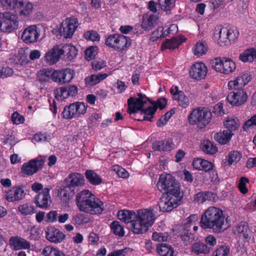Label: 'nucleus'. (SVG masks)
<instances>
[{
    "mask_svg": "<svg viewBox=\"0 0 256 256\" xmlns=\"http://www.w3.org/2000/svg\"><path fill=\"white\" fill-rule=\"evenodd\" d=\"M191 251L196 254H207L210 251V248L202 242H195L192 244Z\"/></svg>",
    "mask_w": 256,
    "mask_h": 256,
    "instance_id": "obj_29",
    "label": "nucleus"
},
{
    "mask_svg": "<svg viewBox=\"0 0 256 256\" xmlns=\"http://www.w3.org/2000/svg\"><path fill=\"white\" fill-rule=\"evenodd\" d=\"M212 221L211 223H209L202 228L212 229L214 232L218 234L224 231L226 228V224L223 214Z\"/></svg>",
    "mask_w": 256,
    "mask_h": 256,
    "instance_id": "obj_18",
    "label": "nucleus"
},
{
    "mask_svg": "<svg viewBox=\"0 0 256 256\" xmlns=\"http://www.w3.org/2000/svg\"><path fill=\"white\" fill-rule=\"evenodd\" d=\"M215 196L214 193L210 192H200L194 196V201L202 203L206 200L210 201L214 198Z\"/></svg>",
    "mask_w": 256,
    "mask_h": 256,
    "instance_id": "obj_36",
    "label": "nucleus"
},
{
    "mask_svg": "<svg viewBox=\"0 0 256 256\" xmlns=\"http://www.w3.org/2000/svg\"><path fill=\"white\" fill-rule=\"evenodd\" d=\"M213 166L214 165L211 162L205 160H203L201 170H203L205 172H210L212 170V173L214 175L216 174V176H212L211 178V181L215 182L218 180V176L215 170H212Z\"/></svg>",
    "mask_w": 256,
    "mask_h": 256,
    "instance_id": "obj_44",
    "label": "nucleus"
},
{
    "mask_svg": "<svg viewBox=\"0 0 256 256\" xmlns=\"http://www.w3.org/2000/svg\"><path fill=\"white\" fill-rule=\"evenodd\" d=\"M238 120L236 118H228L226 121L224 122V125L227 128L226 130H229L231 132L233 130H236L240 126V124L238 122Z\"/></svg>",
    "mask_w": 256,
    "mask_h": 256,
    "instance_id": "obj_47",
    "label": "nucleus"
},
{
    "mask_svg": "<svg viewBox=\"0 0 256 256\" xmlns=\"http://www.w3.org/2000/svg\"><path fill=\"white\" fill-rule=\"evenodd\" d=\"M157 252L162 256H172L174 250L171 246L166 244H161L157 246Z\"/></svg>",
    "mask_w": 256,
    "mask_h": 256,
    "instance_id": "obj_40",
    "label": "nucleus"
},
{
    "mask_svg": "<svg viewBox=\"0 0 256 256\" xmlns=\"http://www.w3.org/2000/svg\"><path fill=\"white\" fill-rule=\"evenodd\" d=\"M157 187L160 192H164L163 196L165 194L167 196L180 199H182L184 196L180 183L170 174L160 175Z\"/></svg>",
    "mask_w": 256,
    "mask_h": 256,
    "instance_id": "obj_1",
    "label": "nucleus"
},
{
    "mask_svg": "<svg viewBox=\"0 0 256 256\" xmlns=\"http://www.w3.org/2000/svg\"><path fill=\"white\" fill-rule=\"evenodd\" d=\"M18 211L22 215H31L35 212V208L32 204H21L18 207Z\"/></svg>",
    "mask_w": 256,
    "mask_h": 256,
    "instance_id": "obj_45",
    "label": "nucleus"
},
{
    "mask_svg": "<svg viewBox=\"0 0 256 256\" xmlns=\"http://www.w3.org/2000/svg\"><path fill=\"white\" fill-rule=\"evenodd\" d=\"M152 238L153 240L158 242L167 241L169 238V235L167 232L161 233L154 232L152 234Z\"/></svg>",
    "mask_w": 256,
    "mask_h": 256,
    "instance_id": "obj_59",
    "label": "nucleus"
},
{
    "mask_svg": "<svg viewBox=\"0 0 256 256\" xmlns=\"http://www.w3.org/2000/svg\"><path fill=\"white\" fill-rule=\"evenodd\" d=\"M182 200L171 196H163L160 199L158 204L160 210L163 212H170L180 204Z\"/></svg>",
    "mask_w": 256,
    "mask_h": 256,
    "instance_id": "obj_11",
    "label": "nucleus"
},
{
    "mask_svg": "<svg viewBox=\"0 0 256 256\" xmlns=\"http://www.w3.org/2000/svg\"><path fill=\"white\" fill-rule=\"evenodd\" d=\"M62 50L59 44H56L50 48L44 54V60L48 65H54L57 63L61 58Z\"/></svg>",
    "mask_w": 256,
    "mask_h": 256,
    "instance_id": "obj_13",
    "label": "nucleus"
},
{
    "mask_svg": "<svg viewBox=\"0 0 256 256\" xmlns=\"http://www.w3.org/2000/svg\"><path fill=\"white\" fill-rule=\"evenodd\" d=\"M176 0H158V4L164 11H170L174 7Z\"/></svg>",
    "mask_w": 256,
    "mask_h": 256,
    "instance_id": "obj_51",
    "label": "nucleus"
},
{
    "mask_svg": "<svg viewBox=\"0 0 256 256\" xmlns=\"http://www.w3.org/2000/svg\"><path fill=\"white\" fill-rule=\"evenodd\" d=\"M20 0H0L2 4L7 9H16Z\"/></svg>",
    "mask_w": 256,
    "mask_h": 256,
    "instance_id": "obj_55",
    "label": "nucleus"
},
{
    "mask_svg": "<svg viewBox=\"0 0 256 256\" xmlns=\"http://www.w3.org/2000/svg\"><path fill=\"white\" fill-rule=\"evenodd\" d=\"M52 81L59 84L70 82L74 78V72L70 68L53 70Z\"/></svg>",
    "mask_w": 256,
    "mask_h": 256,
    "instance_id": "obj_9",
    "label": "nucleus"
},
{
    "mask_svg": "<svg viewBox=\"0 0 256 256\" xmlns=\"http://www.w3.org/2000/svg\"><path fill=\"white\" fill-rule=\"evenodd\" d=\"M55 97L58 100H63L69 96L66 87L57 88L55 91Z\"/></svg>",
    "mask_w": 256,
    "mask_h": 256,
    "instance_id": "obj_52",
    "label": "nucleus"
},
{
    "mask_svg": "<svg viewBox=\"0 0 256 256\" xmlns=\"http://www.w3.org/2000/svg\"><path fill=\"white\" fill-rule=\"evenodd\" d=\"M208 50V44L205 41H198L194 46V55L200 56L206 54Z\"/></svg>",
    "mask_w": 256,
    "mask_h": 256,
    "instance_id": "obj_39",
    "label": "nucleus"
},
{
    "mask_svg": "<svg viewBox=\"0 0 256 256\" xmlns=\"http://www.w3.org/2000/svg\"><path fill=\"white\" fill-rule=\"evenodd\" d=\"M60 50L62 52V57L65 60H72L78 54L75 46L70 44H59Z\"/></svg>",
    "mask_w": 256,
    "mask_h": 256,
    "instance_id": "obj_21",
    "label": "nucleus"
},
{
    "mask_svg": "<svg viewBox=\"0 0 256 256\" xmlns=\"http://www.w3.org/2000/svg\"><path fill=\"white\" fill-rule=\"evenodd\" d=\"M42 254L44 256H65L58 248L51 246H46L42 250Z\"/></svg>",
    "mask_w": 256,
    "mask_h": 256,
    "instance_id": "obj_43",
    "label": "nucleus"
},
{
    "mask_svg": "<svg viewBox=\"0 0 256 256\" xmlns=\"http://www.w3.org/2000/svg\"><path fill=\"white\" fill-rule=\"evenodd\" d=\"M230 248L226 246H220L213 253V256H229Z\"/></svg>",
    "mask_w": 256,
    "mask_h": 256,
    "instance_id": "obj_54",
    "label": "nucleus"
},
{
    "mask_svg": "<svg viewBox=\"0 0 256 256\" xmlns=\"http://www.w3.org/2000/svg\"><path fill=\"white\" fill-rule=\"evenodd\" d=\"M233 133L229 130H224L222 132L216 133L214 138L220 144H226L230 140Z\"/></svg>",
    "mask_w": 256,
    "mask_h": 256,
    "instance_id": "obj_30",
    "label": "nucleus"
},
{
    "mask_svg": "<svg viewBox=\"0 0 256 256\" xmlns=\"http://www.w3.org/2000/svg\"><path fill=\"white\" fill-rule=\"evenodd\" d=\"M50 190L44 188L42 191L39 192L34 198V203L36 206L41 208H47L50 204Z\"/></svg>",
    "mask_w": 256,
    "mask_h": 256,
    "instance_id": "obj_17",
    "label": "nucleus"
},
{
    "mask_svg": "<svg viewBox=\"0 0 256 256\" xmlns=\"http://www.w3.org/2000/svg\"><path fill=\"white\" fill-rule=\"evenodd\" d=\"M242 158V154L238 151H232L228 156V164L232 165V163L238 162Z\"/></svg>",
    "mask_w": 256,
    "mask_h": 256,
    "instance_id": "obj_56",
    "label": "nucleus"
},
{
    "mask_svg": "<svg viewBox=\"0 0 256 256\" xmlns=\"http://www.w3.org/2000/svg\"><path fill=\"white\" fill-rule=\"evenodd\" d=\"M131 230L136 234H142L148 231V228L147 225L143 224L137 218L132 219L130 223Z\"/></svg>",
    "mask_w": 256,
    "mask_h": 256,
    "instance_id": "obj_27",
    "label": "nucleus"
},
{
    "mask_svg": "<svg viewBox=\"0 0 256 256\" xmlns=\"http://www.w3.org/2000/svg\"><path fill=\"white\" fill-rule=\"evenodd\" d=\"M228 102L233 106H240L244 104L248 99V96L244 90H236L228 94L226 97Z\"/></svg>",
    "mask_w": 256,
    "mask_h": 256,
    "instance_id": "obj_12",
    "label": "nucleus"
},
{
    "mask_svg": "<svg viewBox=\"0 0 256 256\" xmlns=\"http://www.w3.org/2000/svg\"><path fill=\"white\" fill-rule=\"evenodd\" d=\"M138 98L130 97L128 100V112L130 114L140 111L144 106V104L150 99L141 93L138 94Z\"/></svg>",
    "mask_w": 256,
    "mask_h": 256,
    "instance_id": "obj_8",
    "label": "nucleus"
},
{
    "mask_svg": "<svg viewBox=\"0 0 256 256\" xmlns=\"http://www.w3.org/2000/svg\"><path fill=\"white\" fill-rule=\"evenodd\" d=\"M110 228L112 232L120 236H122L124 234V228L120 224L118 221L112 222L110 225Z\"/></svg>",
    "mask_w": 256,
    "mask_h": 256,
    "instance_id": "obj_49",
    "label": "nucleus"
},
{
    "mask_svg": "<svg viewBox=\"0 0 256 256\" xmlns=\"http://www.w3.org/2000/svg\"><path fill=\"white\" fill-rule=\"evenodd\" d=\"M152 149L158 151H170L172 147L170 142L167 140H158L152 144Z\"/></svg>",
    "mask_w": 256,
    "mask_h": 256,
    "instance_id": "obj_35",
    "label": "nucleus"
},
{
    "mask_svg": "<svg viewBox=\"0 0 256 256\" xmlns=\"http://www.w3.org/2000/svg\"><path fill=\"white\" fill-rule=\"evenodd\" d=\"M24 196V190L19 186L12 187L6 192V199L10 202H14L21 200Z\"/></svg>",
    "mask_w": 256,
    "mask_h": 256,
    "instance_id": "obj_20",
    "label": "nucleus"
},
{
    "mask_svg": "<svg viewBox=\"0 0 256 256\" xmlns=\"http://www.w3.org/2000/svg\"><path fill=\"white\" fill-rule=\"evenodd\" d=\"M222 66V73L226 74L233 72L236 68L235 63L231 60L226 59V58H224Z\"/></svg>",
    "mask_w": 256,
    "mask_h": 256,
    "instance_id": "obj_42",
    "label": "nucleus"
},
{
    "mask_svg": "<svg viewBox=\"0 0 256 256\" xmlns=\"http://www.w3.org/2000/svg\"><path fill=\"white\" fill-rule=\"evenodd\" d=\"M200 148L206 154H213L218 151V148L210 140L204 141L201 144Z\"/></svg>",
    "mask_w": 256,
    "mask_h": 256,
    "instance_id": "obj_41",
    "label": "nucleus"
},
{
    "mask_svg": "<svg viewBox=\"0 0 256 256\" xmlns=\"http://www.w3.org/2000/svg\"><path fill=\"white\" fill-rule=\"evenodd\" d=\"M227 28H218L215 30L214 38L218 45L224 46L230 44V40L227 36Z\"/></svg>",
    "mask_w": 256,
    "mask_h": 256,
    "instance_id": "obj_22",
    "label": "nucleus"
},
{
    "mask_svg": "<svg viewBox=\"0 0 256 256\" xmlns=\"http://www.w3.org/2000/svg\"><path fill=\"white\" fill-rule=\"evenodd\" d=\"M97 47L96 46H90L87 48L85 50V58L88 60H90L94 58L96 54V50Z\"/></svg>",
    "mask_w": 256,
    "mask_h": 256,
    "instance_id": "obj_60",
    "label": "nucleus"
},
{
    "mask_svg": "<svg viewBox=\"0 0 256 256\" xmlns=\"http://www.w3.org/2000/svg\"><path fill=\"white\" fill-rule=\"evenodd\" d=\"M66 182L71 188L78 186L80 184V174L77 172L70 174L66 178Z\"/></svg>",
    "mask_w": 256,
    "mask_h": 256,
    "instance_id": "obj_37",
    "label": "nucleus"
},
{
    "mask_svg": "<svg viewBox=\"0 0 256 256\" xmlns=\"http://www.w3.org/2000/svg\"><path fill=\"white\" fill-rule=\"evenodd\" d=\"M208 69L203 62H196L190 68V75L194 79L200 80L206 76Z\"/></svg>",
    "mask_w": 256,
    "mask_h": 256,
    "instance_id": "obj_16",
    "label": "nucleus"
},
{
    "mask_svg": "<svg viewBox=\"0 0 256 256\" xmlns=\"http://www.w3.org/2000/svg\"><path fill=\"white\" fill-rule=\"evenodd\" d=\"M80 108V103L78 102L70 104L66 106L62 112V116L64 118L70 119L76 117L78 114V110Z\"/></svg>",
    "mask_w": 256,
    "mask_h": 256,
    "instance_id": "obj_23",
    "label": "nucleus"
},
{
    "mask_svg": "<svg viewBox=\"0 0 256 256\" xmlns=\"http://www.w3.org/2000/svg\"><path fill=\"white\" fill-rule=\"evenodd\" d=\"M85 176L88 182L94 186H97L102 182V179L94 170H88L85 172Z\"/></svg>",
    "mask_w": 256,
    "mask_h": 256,
    "instance_id": "obj_34",
    "label": "nucleus"
},
{
    "mask_svg": "<svg viewBox=\"0 0 256 256\" xmlns=\"http://www.w3.org/2000/svg\"><path fill=\"white\" fill-rule=\"evenodd\" d=\"M78 26V20L74 18H69L64 20L58 28L60 36L64 38H71Z\"/></svg>",
    "mask_w": 256,
    "mask_h": 256,
    "instance_id": "obj_7",
    "label": "nucleus"
},
{
    "mask_svg": "<svg viewBox=\"0 0 256 256\" xmlns=\"http://www.w3.org/2000/svg\"><path fill=\"white\" fill-rule=\"evenodd\" d=\"M45 160V157L38 156L24 163L21 168L22 172L26 176L33 175L43 167Z\"/></svg>",
    "mask_w": 256,
    "mask_h": 256,
    "instance_id": "obj_6",
    "label": "nucleus"
},
{
    "mask_svg": "<svg viewBox=\"0 0 256 256\" xmlns=\"http://www.w3.org/2000/svg\"><path fill=\"white\" fill-rule=\"evenodd\" d=\"M181 42L176 38H172L170 40H166V41L163 42L162 46V50H164L166 49L174 50L177 48Z\"/></svg>",
    "mask_w": 256,
    "mask_h": 256,
    "instance_id": "obj_38",
    "label": "nucleus"
},
{
    "mask_svg": "<svg viewBox=\"0 0 256 256\" xmlns=\"http://www.w3.org/2000/svg\"><path fill=\"white\" fill-rule=\"evenodd\" d=\"M19 20L16 14L12 12L0 14V30L4 32H12L18 28Z\"/></svg>",
    "mask_w": 256,
    "mask_h": 256,
    "instance_id": "obj_4",
    "label": "nucleus"
},
{
    "mask_svg": "<svg viewBox=\"0 0 256 256\" xmlns=\"http://www.w3.org/2000/svg\"><path fill=\"white\" fill-rule=\"evenodd\" d=\"M105 44L109 47L121 51L130 46V40L123 35L113 34L106 39Z\"/></svg>",
    "mask_w": 256,
    "mask_h": 256,
    "instance_id": "obj_5",
    "label": "nucleus"
},
{
    "mask_svg": "<svg viewBox=\"0 0 256 256\" xmlns=\"http://www.w3.org/2000/svg\"><path fill=\"white\" fill-rule=\"evenodd\" d=\"M212 116V112L208 108L194 109L188 116V122L192 125L196 124L200 128H203L210 122Z\"/></svg>",
    "mask_w": 256,
    "mask_h": 256,
    "instance_id": "obj_3",
    "label": "nucleus"
},
{
    "mask_svg": "<svg viewBox=\"0 0 256 256\" xmlns=\"http://www.w3.org/2000/svg\"><path fill=\"white\" fill-rule=\"evenodd\" d=\"M157 110V107L155 106H149L146 109H144V108L140 111L142 112L144 116L146 117L147 120L152 121V119L154 117V114H155Z\"/></svg>",
    "mask_w": 256,
    "mask_h": 256,
    "instance_id": "obj_53",
    "label": "nucleus"
},
{
    "mask_svg": "<svg viewBox=\"0 0 256 256\" xmlns=\"http://www.w3.org/2000/svg\"><path fill=\"white\" fill-rule=\"evenodd\" d=\"M72 188L68 185L62 186L58 190V196L64 202H66L70 198L69 190Z\"/></svg>",
    "mask_w": 256,
    "mask_h": 256,
    "instance_id": "obj_46",
    "label": "nucleus"
},
{
    "mask_svg": "<svg viewBox=\"0 0 256 256\" xmlns=\"http://www.w3.org/2000/svg\"><path fill=\"white\" fill-rule=\"evenodd\" d=\"M53 136L51 133L40 132L36 134L33 138V142H42L50 140Z\"/></svg>",
    "mask_w": 256,
    "mask_h": 256,
    "instance_id": "obj_48",
    "label": "nucleus"
},
{
    "mask_svg": "<svg viewBox=\"0 0 256 256\" xmlns=\"http://www.w3.org/2000/svg\"><path fill=\"white\" fill-rule=\"evenodd\" d=\"M84 38L86 40H91L92 42H98L100 39V36L99 34L94 30H88L84 32Z\"/></svg>",
    "mask_w": 256,
    "mask_h": 256,
    "instance_id": "obj_57",
    "label": "nucleus"
},
{
    "mask_svg": "<svg viewBox=\"0 0 256 256\" xmlns=\"http://www.w3.org/2000/svg\"><path fill=\"white\" fill-rule=\"evenodd\" d=\"M17 8L22 9L20 15L28 16L32 12L33 5L27 0H20Z\"/></svg>",
    "mask_w": 256,
    "mask_h": 256,
    "instance_id": "obj_31",
    "label": "nucleus"
},
{
    "mask_svg": "<svg viewBox=\"0 0 256 256\" xmlns=\"http://www.w3.org/2000/svg\"><path fill=\"white\" fill-rule=\"evenodd\" d=\"M53 70L52 68H44L38 72L37 78L42 82H48L50 80H52Z\"/></svg>",
    "mask_w": 256,
    "mask_h": 256,
    "instance_id": "obj_32",
    "label": "nucleus"
},
{
    "mask_svg": "<svg viewBox=\"0 0 256 256\" xmlns=\"http://www.w3.org/2000/svg\"><path fill=\"white\" fill-rule=\"evenodd\" d=\"M224 58H216L214 60H211L210 64L212 68L215 70L216 72L222 73V64H223Z\"/></svg>",
    "mask_w": 256,
    "mask_h": 256,
    "instance_id": "obj_58",
    "label": "nucleus"
},
{
    "mask_svg": "<svg viewBox=\"0 0 256 256\" xmlns=\"http://www.w3.org/2000/svg\"><path fill=\"white\" fill-rule=\"evenodd\" d=\"M152 212L146 210L144 211L139 210L138 211L137 214H136V218L138 220L141 222L143 224L147 225L148 227L150 226L154 222V219L153 218Z\"/></svg>",
    "mask_w": 256,
    "mask_h": 256,
    "instance_id": "obj_24",
    "label": "nucleus"
},
{
    "mask_svg": "<svg viewBox=\"0 0 256 256\" xmlns=\"http://www.w3.org/2000/svg\"><path fill=\"white\" fill-rule=\"evenodd\" d=\"M9 243L15 250H28L31 247V244L28 241L18 236H12L10 238Z\"/></svg>",
    "mask_w": 256,
    "mask_h": 256,
    "instance_id": "obj_19",
    "label": "nucleus"
},
{
    "mask_svg": "<svg viewBox=\"0 0 256 256\" xmlns=\"http://www.w3.org/2000/svg\"><path fill=\"white\" fill-rule=\"evenodd\" d=\"M40 35V30L35 25H32L24 29L22 38L26 43H34L38 41Z\"/></svg>",
    "mask_w": 256,
    "mask_h": 256,
    "instance_id": "obj_14",
    "label": "nucleus"
},
{
    "mask_svg": "<svg viewBox=\"0 0 256 256\" xmlns=\"http://www.w3.org/2000/svg\"><path fill=\"white\" fill-rule=\"evenodd\" d=\"M164 28L162 26H158L157 28L152 34V36L150 40L154 41L158 38H164V34L163 32Z\"/></svg>",
    "mask_w": 256,
    "mask_h": 256,
    "instance_id": "obj_63",
    "label": "nucleus"
},
{
    "mask_svg": "<svg viewBox=\"0 0 256 256\" xmlns=\"http://www.w3.org/2000/svg\"><path fill=\"white\" fill-rule=\"evenodd\" d=\"M176 100H178L179 106L183 108H186L190 105V100L182 91H180Z\"/></svg>",
    "mask_w": 256,
    "mask_h": 256,
    "instance_id": "obj_50",
    "label": "nucleus"
},
{
    "mask_svg": "<svg viewBox=\"0 0 256 256\" xmlns=\"http://www.w3.org/2000/svg\"><path fill=\"white\" fill-rule=\"evenodd\" d=\"M248 179L246 177H242L240 178L238 188L240 190V191L242 194H245L248 192V190L246 186V183H248Z\"/></svg>",
    "mask_w": 256,
    "mask_h": 256,
    "instance_id": "obj_62",
    "label": "nucleus"
},
{
    "mask_svg": "<svg viewBox=\"0 0 256 256\" xmlns=\"http://www.w3.org/2000/svg\"><path fill=\"white\" fill-rule=\"evenodd\" d=\"M46 237L50 242L58 244L61 242L66 238V235L54 226H48L46 230Z\"/></svg>",
    "mask_w": 256,
    "mask_h": 256,
    "instance_id": "obj_15",
    "label": "nucleus"
},
{
    "mask_svg": "<svg viewBox=\"0 0 256 256\" xmlns=\"http://www.w3.org/2000/svg\"><path fill=\"white\" fill-rule=\"evenodd\" d=\"M102 202L90 190L81 191V211L98 214L104 210L102 208Z\"/></svg>",
    "mask_w": 256,
    "mask_h": 256,
    "instance_id": "obj_2",
    "label": "nucleus"
},
{
    "mask_svg": "<svg viewBox=\"0 0 256 256\" xmlns=\"http://www.w3.org/2000/svg\"><path fill=\"white\" fill-rule=\"evenodd\" d=\"M11 120L14 124L17 125L23 124L25 120L24 116L17 112L12 114Z\"/></svg>",
    "mask_w": 256,
    "mask_h": 256,
    "instance_id": "obj_61",
    "label": "nucleus"
},
{
    "mask_svg": "<svg viewBox=\"0 0 256 256\" xmlns=\"http://www.w3.org/2000/svg\"><path fill=\"white\" fill-rule=\"evenodd\" d=\"M112 170L116 172L119 177L126 178L128 176V173L126 170L118 166H114L112 167Z\"/></svg>",
    "mask_w": 256,
    "mask_h": 256,
    "instance_id": "obj_64",
    "label": "nucleus"
},
{
    "mask_svg": "<svg viewBox=\"0 0 256 256\" xmlns=\"http://www.w3.org/2000/svg\"><path fill=\"white\" fill-rule=\"evenodd\" d=\"M223 214L222 210L214 206L208 208L202 215L200 224L203 228L209 223L212 222L217 216Z\"/></svg>",
    "mask_w": 256,
    "mask_h": 256,
    "instance_id": "obj_10",
    "label": "nucleus"
},
{
    "mask_svg": "<svg viewBox=\"0 0 256 256\" xmlns=\"http://www.w3.org/2000/svg\"><path fill=\"white\" fill-rule=\"evenodd\" d=\"M158 17L156 15H144L142 27L146 30L149 31L152 30L157 24Z\"/></svg>",
    "mask_w": 256,
    "mask_h": 256,
    "instance_id": "obj_25",
    "label": "nucleus"
},
{
    "mask_svg": "<svg viewBox=\"0 0 256 256\" xmlns=\"http://www.w3.org/2000/svg\"><path fill=\"white\" fill-rule=\"evenodd\" d=\"M256 58V50L253 48H248L240 54L239 58L242 62H252Z\"/></svg>",
    "mask_w": 256,
    "mask_h": 256,
    "instance_id": "obj_33",
    "label": "nucleus"
},
{
    "mask_svg": "<svg viewBox=\"0 0 256 256\" xmlns=\"http://www.w3.org/2000/svg\"><path fill=\"white\" fill-rule=\"evenodd\" d=\"M236 230L238 232V236L244 241L248 242L250 238V230L248 224L246 222H242L238 224Z\"/></svg>",
    "mask_w": 256,
    "mask_h": 256,
    "instance_id": "obj_26",
    "label": "nucleus"
},
{
    "mask_svg": "<svg viewBox=\"0 0 256 256\" xmlns=\"http://www.w3.org/2000/svg\"><path fill=\"white\" fill-rule=\"evenodd\" d=\"M117 216L120 220L125 223H131L132 219L136 218V214L134 211L120 210L118 212Z\"/></svg>",
    "mask_w": 256,
    "mask_h": 256,
    "instance_id": "obj_28",
    "label": "nucleus"
}]
</instances>
